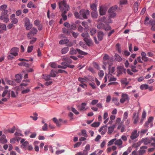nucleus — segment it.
I'll return each instance as SVG.
<instances>
[{
    "label": "nucleus",
    "mask_w": 155,
    "mask_h": 155,
    "mask_svg": "<svg viewBox=\"0 0 155 155\" xmlns=\"http://www.w3.org/2000/svg\"><path fill=\"white\" fill-rule=\"evenodd\" d=\"M59 9L61 11H68L69 10V6L67 5L65 1H60L58 2Z\"/></svg>",
    "instance_id": "obj_1"
},
{
    "label": "nucleus",
    "mask_w": 155,
    "mask_h": 155,
    "mask_svg": "<svg viewBox=\"0 0 155 155\" xmlns=\"http://www.w3.org/2000/svg\"><path fill=\"white\" fill-rule=\"evenodd\" d=\"M78 52V54H80L86 55L87 54V53L84 52L78 48H77L76 50L74 49V48H71L69 52L71 54H77Z\"/></svg>",
    "instance_id": "obj_2"
},
{
    "label": "nucleus",
    "mask_w": 155,
    "mask_h": 155,
    "mask_svg": "<svg viewBox=\"0 0 155 155\" xmlns=\"http://www.w3.org/2000/svg\"><path fill=\"white\" fill-rule=\"evenodd\" d=\"M117 8V6H115L110 8L108 10V12L109 13V17L113 18L116 16V14L115 12V11Z\"/></svg>",
    "instance_id": "obj_3"
},
{
    "label": "nucleus",
    "mask_w": 155,
    "mask_h": 155,
    "mask_svg": "<svg viewBox=\"0 0 155 155\" xmlns=\"http://www.w3.org/2000/svg\"><path fill=\"white\" fill-rule=\"evenodd\" d=\"M140 133V131L137 132V130L135 129L131 132V135L130 136V138L132 140H134L137 138L139 136Z\"/></svg>",
    "instance_id": "obj_4"
},
{
    "label": "nucleus",
    "mask_w": 155,
    "mask_h": 155,
    "mask_svg": "<svg viewBox=\"0 0 155 155\" xmlns=\"http://www.w3.org/2000/svg\"><path fill=\"white\" fill-rule=\"evenodd\" d=\"M80 15L84 19H87V16L90 14V11L87 10L82 9L80 12Z\"/></svg>",
    "instance_id": "obj_5"
},
{
    "label": "nucleus",
    "mask_w": 155,
    "mask_h": 155,
    "mask_svg": "<svg viewBox=\"0 0 155 155\" xmlns=\"http://www.w3.org/2000/svg\"><path fill=\"white\" fill-rule=\"evenodd\" d=\"M126 69L123 66H118L117 68L118 76L120 75L123 73L125 74L126 73Z\"/></svg>",
    "instance_id": "obj_6"
},
{
    "label": "nucleus",
    "mask_w": 155,
    "mask_h": 155,
    "mask_svg": "<svg viewBox=\"0 0 155 155\" xmlns=\"http://www.w3.org/2000/svg\"><path fill=\"white\" fill-rule=\"evenodd\" d=\"M25 22V26L26 27V29L27 30H29L31 28L32 25L31 24L30 20L28 18H25L24 19Z\"/></svg>",
    "instance_id": "obj_7"
},
{
    "label": "nucleus",
    "mask_w": 155,
    "mask_h": 155,
    "mask_svg": "<svg viewBox=\"0 0 155 155\" xmlns=\"http://www.w3.org/2000/svg\"><path fill=\"white\" fill-rule=\"evenodd\" d=\"M7 8V6L6 5H3L0 7V10L2 11V15H6L9 12V11L6 9Z\"/></svg>",
    "instance_id": "obj_8"
},
{
    "label": "nucleus",
    "mask_w": 155,
    "mask_h": 155,
    "mask_svg": "<svg viewBox=\"0 0 155 155\" xmlns=\"http://www.w3.org/2000/svg\"><path fill=\"white\" fill-rule=\"evenodd\" d=\"M19 51V48L17 47L13 48L10 50V54H13L14 56H16L18 55V52Z\"/></svg>",
    "instance_id": "obj_9"
},
{
    "label": "nucleus",
    "mask_w": 155,
    "mask_h": 155,
    "mask_svg": "<svg viewBox=\"0 0 155 155\" xmlns=\"http://www.w3.org/2000/svg\"><path fill=\"white\" fill-rule=\"evenodd\" d=\"M129 97L128 95L126 94L123 93L121 95V98L120 99V102L122 103H124L125 101H128Z\"/></svg>",
    "instance_id": "obj_10"
},
{
    "label": "nucleus",
    "mask_w": 155,
    "mask_h": 155,
    "mask_svg": "<svg viewBox=\"0 0 155 155\" xmlns=\"http://www.w3.org/2000/svg\"><path fill=\"white\" fill-rule=\"evenodd\" d=\"M10 13L7 14L6 15H2L0 16V19L1 20H3V22L5 23H7L9 21V18H8V15Z\"/></svg>",
    "instance_id": "obj_11"
},
{
    "label": "nucleus",
    "mask_w": 155,
    "mask_h": 155,
    "mask_svg": "<svg viewBox=\"0 0 155 155\" xmlns=\"http://www.w3.org/2000/svg\"><path fill=\"white\" fill-rule=\"evenodd\" d=\"M83 40L88 46L92 45L93 44L92 40L90 38V37L89 38H84Z\"/></svg>",
    "instance_id": "obj_12"
},
{
    "label": "nucleus",
    "mask_w": 155,
    "mask_h": 155,
    "mask_svg": "<svg viewBox=\"0 0 155 155\" xmlns=\"http://www.w3.org/2000/svg\"><path fill=\"white\" fill-rule=\"evenodd\" d=\"M152 140L151 139L145 138H143L141 140V142L143 143L145 145H147L148 144L150 143L151 142Z\"/></svg>",
    "instance_id": "obj_13"
},
{
    "label": "nucleus",
    "mask_w": 155,
    "mask_h": 155,
    "mask_svg": "<svg viewBox=\"0 0 155 155\" xmlns=\"http://www.w3.org/2000/svg\"><path fill=\"white\" fill-rule=\"evenodd\" d=\"M107 11L106 8L104 7L101 6L99 9V12L101 15H104Z\"/></svg>",
    "instance_id": "obj_14"
},
{
    "label": "nucleus",
    "mask_w": 155,
    "mask_h": 155,
    "mask_svg": "<svg viewBox=\"0 0 155 155\" xmlns=\"http://www.w3.org/2000/svg\"><path fill=\"white\" fill-rule=\"evenodd\" d=\"M15 81L18 83H19L21 80L22 76L21 74H18L15 75Z\"/></svg>",
    "instance_id": "obj_15"
},
{
    "label": "nucleus",
    "mask_w": 155,
    "mask_h": 155,
    "mask_svg": "<svg viewBox=\"0 0 155 155\" xmlns=\"http://www.w3.org/2000/svg\"><path fill=\"white\" fill-rule=\"evenodd\" d=\"M113 63V59L112 58H110L106 61H104L103 64L105 65L108 64L109 66L111 65Z\"/></svg>",
    "instance_id": "obj_16"
},
{
    "label": "nucleus",
    "mask_w": 155,
    "mask_h": 155,
    "mask_svg": "<svg viewBox=\"0 0 155 155\" xmlns=\"http://www.w3.org/2000/svg\"><path fill=\"white\" fill-rule=\"evenodd\" d=\"M115 141L114 144L116 145L119 146V148L122 147V144L123 143V142L121 139H119L117 140H116Z\"/></svg>",
    "instance_id": "obj_17"
},
{
    "label": "nucleus",
    "mask_w": 155,
    "mask_h": 155,
    "mask_svg": "<svg viewBox=\"0 0 155 155\" xmlns=\"http://www.w3.org/2000/svg\"><path fill=\"white\" fill-rule=\"evenodd\" d=\"M7 142V140L6 139V136L3 134L0 138V142L2 143H5Z\"/></svg>",
    "instance_id": "obj_18"
},
{
    "label": "nucleus",
    "mask_w": 155,
    "mask_h": 155,
    "mask_svg": "<svg viewBox=\"0 0 155 155\" xmlns=\"http://www.w3.org/2000/svg\"><path fill=\"white\" fill-rule=\"evenodd\" d=\"M133 118L134 120V123L136 124L138 122L139 120L138 114H137L136 113H134L133 114Z\"/></svg>",
    "instance_id": "obj_19"
},
{
    "label": "nucleus",
    "mask_w": 155,
    "mask_h": 155,
    "mask_svg": "<svg viewBox=\"0 0 155 155\" xmlns=\"http://www.w3.org/2000/svg\"><path fill=\"white\" fill-rule=\"evenodd\" d=\"M104 35V33L102 31H100L98 32L97 34V37L99 41H101L103 39Z\"/></svg>",
    "instance_id": "obj_20"
},
{
    "label": "nucleus",
    "mask_w": 155,
    "mask_h": 155,
    "mask_svg": "<svg viewBox=\"0 0 155 155\" xmlns=\"http://www.w3.org/2000/svg\"><path fill=\"white\" fill-rule=\"evenodd\" d=\"M7 94H8L7 97L9 99L10 96V91H8L7 90H6L4 91L2 94V96L3 97L6 96Z\"/></svg>",
    "instance_id": "obj_21"
},
{
    "label": "nucleus",
    "mask_w": 155,
    "mask_h": 155,
    "mask_svg": "<svg viewBox=\"0 0 155 155\" xmlns=\"http://www.w3.org/2000/svg\"><path fill=\"white\" fill-rule=\"evenodd\" d=\"M15 129V126H13L12 128L11 129H9L8 130H5L4 132L5 133L7 132L13 133L14 132Z\"/></svg>",
    "instance_id": "obj_22"
},
{
    "label": "nucleus",
    "mask_w": 155,
    "mask_h": 155,
    "mask_svg": "<svg viewBox=\"0 0 155 155\" xmlns=\"http://www.w3.org/2000/svg\"><path fill=\"white\" fill-rule=\"evenodd\" d=\"M140 89L141 90H146L148 89H150V87H149L148 85L147 84H142L140 87Z\"/></svg>",
    "instance_id": "obj_23"
},
{
    "label": "nucleus",
    "mask_w": 155,
    "mask_h": 155,
    "mask_svg": "<svg viewBox=\"0 0 155 155\" xmlns=\"http://www.w3.org/2000/svg\"><path fill=\"white\" fill-rule=\"evenodd\" d=\"M139 5L138 2H136L134 5V8L135 12H136L139 11L138 8Z\"/></svg>",
    "instance_id": "obj_24"
},
{
    "label": "nucleus",
    "mask_w": 155,
    "mask_h": 155,
    "mask_svg": "<svg viewBox=\"0 0 155 155\" xmlns=\"http://www.w3.org/2000/svg\"><path fill=\"white\" fill-rule=\"evenodd\" d=\"M114 57L116 60L118 62H120L122 60V58L117 54H115Z\"/></svg>",
    "instance_id": "obj_25"
},
{
    "label": "nucleus",
    "mask_w": 155,
    "mask_h": 155,
    "mask_svg": "<svg viewBox=\"0 0 155 155\" xmlns=\"http://www.w3.org/2000/svg\"><path fill=\"white\" fill-rule=\"evenodd\" d=\"M150 21V24L152 25L151 30L153 31H155V21L153 20H151Z\"/></svg>",
    "instance_id": "obj_26"
},
{
    "label": "nucleus",
    "mask_w": 155,
    "mask_h": 155,
    "mask_svg": "<svg viewBox=\"0 0 155 155\" xmlns=\"http://www.w3.org/2000/svg\"><path fill=\"white\" fill-rule=\"evenodd\" d=\"M115 127V125H114L111 126L109 127L108 128V133L111 134L114 131Z\"/></svg>",
    "instance_id": "obj_27"
},
{
    "label": "nucleus",
    "mask_w": 155,
    "mask_h": 155,
    "mask_svg": "<svg viewBox=\"0 0 155 155\" xmlns=\"http://www.w3.org/2000/svg\"><path fill=\"white\" fill-rule=\"evenodd\" d=\"M69 50V48L68 47H64L63 48L61 51V53L62 54H65L67 53Z\"/></svg>",
    "instance_id": "obj_28"
},
{
    "label": "nucleus",
    "mask_w": 155,
    "mask_h": 155,
    "mask_svg": "<svg viewBox=\"0 0 155 155\" xmlns=\"http://www.w3.org/2000/svg\"><path fill=\"white\" fill-rule=\"evenodd\" d=\"M78 80L80 82L81 84H84V82H87V79L85 78V77L84 78L79 77L78 78Z\"/></svg>",
    "instance_id": "obj_29"
},
{
    "label": "nucleus",
    "mask_w": 155,
    "mask_h": 155,
    "mask_svg": "<svg viewBox=\"0 0 155 155\" xmlns=\"http://www.w3.org/2000/svg\"><path fill=\"white\" fill-rule=\"evenodd\" d=\"M68 11H62V13L61 16L63 19L65 21L67 19V16L66 15Z\"/></svg>",
    "instance_id": "obj_30"
},
{
    "label": "nucleus",
    "mask_w": 155,
    "mask_h": 155,
    "mask_svg": "<svg viewBox=\"0 0 155 155\" xmlns=\"http://www.w3.org/2000/svg\"><path fill=\"white\" fill-rule=\"evenodd\" d=\"M112 101L114 102L115 105L118 106L119 105V103L118 102V99L117 97H113L112 98Z\"/></svg>",
    "instance_id": "obj_31"
},
{
    "label": "nucleus",
    "mask_w": 155,
    "mask_h": 155,
    "mask_svg": "<svg viewBox=\"0 0 155 155\" xmlns=\"http://www.w3.org/2000/svg\"><path fill=\"white\" fill-rule=\"evenodd\" d=\"M37 32L38 30L36 29V28L33 27L31 30L29 32L30 33H31V34L34 35L36 34L37 33Z\"/></svg>",
    "instance_id": "obj_32"
},
{
    "label": "nucleus",
    "mask_w": 155,
    "mask_h": 155,
    "mask_svg": "<svg viewBox=\"0 0 155 155\" xmlns=\"http://www.w3.org/2000/svg\"><path fill=\"white\" fill-rule=\"evenodd\" d=\"M18 65L19 66H23L27 68H28L29 66V64L25 62H20L18 64Z\"/></svg>",
    "instance_id": "obj_33"
},
{
    "label": "nucleus",
    "mask_w": 155,
    "mask_h": 155,
    "mask_svg": "<svg viewBox=\"0 0 155 155\" xmlns=\"http://www.w3.org/2000/svg\"><path fill=\"white\" fill-rule=\"evenodd\" d=\"M69 41V40L67 39H62L59 41V44L61 45L67 43Z\"/></svg>",
    "instance_id": "obj_34"
},
{
    "label": "nucleus",
    "mask_w": 155,
    "mask_h": 155,
    "mask_svg": "<svg viewBox=\"0 0 155 155\" xmlns=\"http://www.w3.org/2000/svg\"><path fill=\"white\" fill-rule=\"evenodd\" d=\"M96 29L95 28H92L91 29L89 34L90 35L93 36L95 34L96 32Z\"/></svg>",
    "instance_id": "obj_35"
},
{
    "label": "nucleus",
    "mask_w": 155,
    "mask_h": 155,
    "mask_svg": "<svg viewBox=\"0 0 155 155\" xmlns=\"http://www.w3.org/2000/svg\"><path fill=\"white\" fill-rule=\"evenodd\" d=\"M87 105V104L85 103H83L81 106L78 107V109L81 110H83L85 109V106Z\"/></svg>",
    "instance_id": "obj_36"
},
{
    "label": "nucleus",
    "mask_w": 155,
    "mask_h": 155,
    "mask_svg": "<svg viewBox=\"0 0 155 155\" xmlns=\"http://www.w3.org/2000/svg\"><path fill=\"white\" fill-rule=\"evenodd\" d=\"M71 58H63V60H64L65 61H66L67 64H70L71 63L72 61V60L71 59Z\"/></svg>",
    "instance_id": "obj_37"
},
{
    "label": "nucleus",
    "mask_w": 155,
    "mask_h": 155,
    "mask_svg": "<svg viewBox=\"0 0 155 155\" xmlns=\"http://www.w3.org/2000/svg\"><path fill=\"white\" fill-rule=\"evenodd\" d=\"M146 150H140L137 152V155H143L145 153Z\"/></svg>",
    "instance_id": "obj_38"
},
{
    "label": "nucleus",
    "mask_w": 155,
    "mask_h": 155,
    "mask_svg": "<svg viewBox=\"0 0 155 155\" xmlns=\"http://www.w3.org/2000/svg\"><path fill=\"white\" fill-rule=\"evenodd\" d=\"M130 67L131 68V71L134 72H136L138 71L136 69V66L135 65H131Z\"/></svg>",
    "instance_id": "obj_39"
},
{
    "label": "nucleus",
    "mask_w": 155,
    "mask_h": 155,
    "mask_svg": "<svg viewBox=\"0 0 155 155\" xmlns=\"http://www.w3.org/2000/svg\"><path fill=\"white\" fill-rule=\"evenodd\" d=\"M105 25L103 23L99 24L97 26L98 29H103L104 28Z\"/></svg>",
    "instance_id": "obj_40"
},
{
    "label": "nucleus",
    "mask_w": 155,
    "mask_h": 155,
    "mask_svg": "<svg viewBox=\"0 0 155 155\" xmlns=\"http://www.w3.org/2000/svg\"><path fill=\"white\" fill-rule=\"evenodd\" d=\"M151 20H149V18L147 17H146L145 20L144 24L147 25H148L150 24V21Z\"/></svg>",
    "instance_id": "obj_41"
},
{
    "label": "nucleus",
    "mask_w": 155,
    "mask_h": 155,
    "mask_svg": "<svg viewBox=\"0 0 155 155\" xmlns=\"http://www.w3.org/2000/svg\"><path fill=\"white\" fill-rule=\"evenodd\" d=\"M81 36L84 38H89V35L88 33L87 32H84L81 34Z\"/></svg>",
    "instance_id": "obj_42"
},
{
    "label": "nucleus",
    "mask_w": 155,
    "mask_h": 155,
    "mask_svg": "<svg viewBox=\"0 0 155 155\" xmlns=\"http://www.w3.org/2000/svg\"><path fill=\"white\" fill-rule=\"evenodd\" d=\"M91 8L94 12L97 10V6L95 4H92L91 5Z\"/></svg>",
    "instance_id": "obj_43"
},
{
    "label": "nucleus",
    "mask_w": 155,
    "mask_h": 155,
    "mask_svg": "<svg viewBox=\"0 0 155 155\" xmlns=\"http://www.w3.org/2000/svg\"><path fill=\"white\" fill-rule=\"evenodd\" d=\"M147 129H145L141 130L140 133V136H143L144 134L147 131Z\"/></svg>",
    "instance_id": "obj_44"
},
{
    "label": "nucleus",
    "mask_w": 155,
    "mask_h": 155,
    "mask_svg": "<svg viewBox=\"0 0 155 155\" xmlns=\"http://www.w3.org/2000/svg\"><path fill=\"white\" fill-rule=\"evenodd\" d=\"M43 78L45 81H49L51 80L50 75H43Z\"/></svg>",
    "instance_id": "obj_45"
},
{
    "label": "nucleus",
    "mask_w": 155,
    "mask_h": 155,
    "mask_svg": "<svg viewBox=\"0 0 155 155\" xmlns=\"http://www.w3.org/2000/svg\"><path fill=\"white\" fill-rule=\"evenodd\" d=\"M99 20L101 21H103L105 23H110L111 22L110 21H106V17L105 16H103Z\"/></svg>",
    "instance_id": "obj_46"
},
{
    "label": "nucleus",
    "mask_w": 155,
    "mask_h": 155,
    "mask_svg": "<svg viewBox=\"0 0 155 155\" xmlns=\"http://www.w3.org/2000/svg\"><path fill=\"white\" fill-rule=\"evenodd\" d=\"M116 47L118 53H120L121 52V50L120 44L119 43L117 44L116 45Z\"/></svg>",
    "instance_id": "obj_47"
},
{
    "label": "nucleus",
    "mask_w": 155,
    "mask_h": 155,
    "mask_svg": "<svg viewBox=\"0 0 155 155\" xmlns=\"http://www.w3.org/2000/svg\"><path fill=\"white\" fill-rule=\"evenodd\" d=\"M82 134V135L84 137H87L88 136L87 134V132L85 130H81Z\"/></svg>",
    "instance_id": "obj_48"
},
{
    "label": "nucleus",
    "mask_w": 155,
    "mask_h": 155,
    "mask_svg": "<svg viewBox=\"0 0 155 155\" xmlns=\"http://www.w3.org/2000/svg\"><path fill=\"white\" fill-rule=\"evenodd\" d=\"M85 78L87 79V81H94V78L91 76H89L87 77H85Z\"/></svg>",
    "instance_id": "obj_49"
},
{
    "label": "nucleus",
    "mask_w": 155,
    "mask_h": 155,
    "mask_svg": "<svg viewBox=\"0 0 155 155\" xmlns=\"http://www.w3.org/2000/svg\"><path fill=\"white\" fill-rule=\"evenodd\" d=\"M100 125V123L99 122H95L91 124V126L93 127H97Z\"/></svg>",
    "instance_id": "obj_50"
},
{
    "label": "nucleus",
    "mask_w": 155,
    "mask_h": 155,
    "mask_svg": "<svg viewBox=\"0 0 155 155\" xmlns=\"http://www.w3.org/2000/svg\"><path fill=\"white\" fill-rule=\"evenodd\" d=\"M116 140V138H114L112 139L111 140L109 141L108 143V146H110L112 145L114 143V142Z\"/></svg>",
    "instance_id": "obj_51"
},
{
    "label": "nucleus",
    "mask_w": 155,
    "mask_h": 155,
    "mask_svg": "<svg viewBox=\"0 0 155 155\" xmlns=\"http://www.w3.org/2000/svg\"><path fill=\"white\" fill-rule=\"evenodd\" d=\"M126 79L121 81L122 84L123 85H124V87L128 84V82L126 81Z\"/></svg>",
    "instance_id": "obj_52"
},
{
    "label": "nucleus",
    "mask_w": 155,
    "mask_h": 155,
    "mask_svg": "<svg viewBox=\"0 0 155 155\" xmlns=\"http://www.w3.org/2000/svg\"><path fill=\"white\" fill-rule=\"evenodd\" d=\"M110 75L111 76L109 79V81H115L117 80V78H114V76H112L111 74H110Z\"/></svg>",
    "instance_id": "obj_53"
},
{
    "label": "nucleus",
    "mask_w": 155,
    "mask_h": 155,
    "mask_svg": "<svg viewBox=\"0 0 155 155\" xmlns=\"http://www.w3.org/2000/svg\"><path fill=\"white\" fill-rule=\"evenodd\" d=\"M33 46H28V48L27 52L28 53L31 52L33 49Z\"/></svg>",
    "instance_id": "obj_54"
},
{
    "label": "nucleus",
    "mask_w": 155,
    "mask_h": 155,
    "mask_svg": "<svg viewBox=\"0 0 155 155\" xmlns=\"http://www.w3.org/2000/svg\"><path fill=\"white\" fill-rule=\"evenodd\" d=\"M128 116V113L127 111L125 112L124 114L123 119L125 120L127 118Z\"/></svg>",
    "instance_id": "obj_55"
},
{
    "label": "nucleus",
    "mask_w": 155,
    "mask_h": 155,
    "mask_svg": "<svg viewBox=\"0 0 155 155\" xmlns=\"http://www.w3.org/2000/svg\"><path fill=\"white\" fill-rule=\"evenodd\" d=\"M104 74V71L102 70H100L98 72V74L100 77H102L103 76Z\"/></svg>",
    "instance_id": "obj_56"
},
{
    "label": "nucleus",
    "mask_w": 155,
    "mask_h": 155,
    "mask_svg": "<svg viewBox=\"0 0 155 155\" xmlns=\"http://www.w3.org/2000/svg\"><path fill=\"white\" fill-rule=\"evenodd\" d=\"M111 27L109 25H107L106 26H104V29L106 31H108L111 30Z\"/></svg>",
    "instance_id": "obj_57"
},
{
    "label": "nucleus",
    "mask_w": 155,
    "mask_h": 155,
    "mask_svg": "<svg viewBox=\"0 0 155 155\" xmlns=\"http://www.w3.org/2000/svg\"><path fill=\"white\" fill-rule=\"evenodd\" d=\"M64 151L65 150H57L56 151L55 153L56 155H58L64 153Z\"/></svg>",
    "instance_id": "obj_58"
},
{
    "label": "nucleus",
    "mask_w": 155,
    "mask_h": 155,
    "mask_svg": "<svg viewBox=\"0 0 155 155\" xmlns=\"http://www.w3.org/2000/svg\"><path fill=\"white\" fill-rule=\"evenodd\" d=\"M110 58L108 55L105 54L103 57V60L104 61H106L108 59Z\"/></svg>",
    "instance_id": "obj_59"
},
{
    "label": "nucleus",
    "mask_w": 155,
    "mask_h": 155,
    "mask_svg": "<svg viewBox=\"0 0 155 155\" xmlns=\"http://www.w3.org/2000/svg\"><path fill=\"white\" fill-rule=\"evenodd\" d=\"M50 75L51 77H54L56 76V74H55L54 71L52 70L51 71Z\"/></svg>",
    "instance_id": "obj_60"
},
{
    "label": "nucleus",
    "mask_w": 155,
    "mask_h": 155,
    "mask_svg": "<svg viewBox=\"0 0 155 155\" xmlns=\"http://www.w3.org/2000/svg\"><path fill=\"white\" fill-rule=\"evenodd\" d=\"M18 19L17 18H15L14 19H12V23H13V24H16L18 22Z\"/></svg>",
    "instance_id": "obj_61"
},
{
    "label": "nucleus",
    "mask_w": 155,
    "mask_h": 155,
    "mask_svg": "<svg viewBox=\"0 0 155 155\" xmlns=\"http://www.w3.org/2000/svg\"><path fill=\"white\" fill-rule=\"evenodd\" d=\"M91 15L92 17L94 18H97L98 15L97 13L95 11L91 13Z\"/></svg>",
    "instance_id": "obj_62"
},
{
    "label": "nucleus",
    "mask_w": 155,
    "mask_h": 155,
    "mask_svg": "<svg viewBox=\"0 0 155 155\" xmlns=\"http://www.w3.org/2000/svg\"><path fill=\"white\" fill-rule=\"evenodd\" d=\"M8 84L9 85H15L14 82L10 80H8L7 81Z\"/></svg>",
    "instance_id": "obj_63"
},
{
    "label": "nucleus",
    "mask_w": 155,
    "mask_h": 155,
    "mask_svg": "<svg viewBox=\"0 0 155 155\" xmlns=\"http://www.w3.org/2000/svg\"><path fill=\"white\" fill-rule=\"evenodd\" d=\"M30 91V90L29 89H27L22 91L21 92V93L22 94H25L29 92Z\"/></svg>",
    "instance_id": "obj_64"
}]
</instances>
